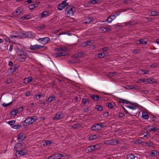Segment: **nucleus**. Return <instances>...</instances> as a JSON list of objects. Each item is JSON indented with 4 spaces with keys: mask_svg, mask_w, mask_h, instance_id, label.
<instances>
[{
    "mask_svg": "<svg viewBox=\"0 0 159 159\" xmlns=\"http://www.w3.org/2000/svg\"><path fill=\"white\" fill-rule=\"evenodd\" d=\"M75 8L72 6H68L66 8L65 11V14L67 17L72 16L75 12Z\"/></svg>",
    "mask_w": 159,
    "mask_h": 159,
    "instance_id": "nucleus-1",
    "label": "nucleus"
},
{
    "mask_svg": "<svg viewBox=\"0 0 159 159\" xmlns=\"http://www.w3.org/2000/svg\"><path fill=\"white\" fill-rule=\"evenodd\" d=\"M37 119V118L35 116L28 117L23 122L22 125L24 126H28L34 123Z\"/></svg>",
    "mask_w": 159,
    "mask_h": 159,
    "instance_id": "nucleus-2",
    "label": "nucleus"
},
{
    "mask_svg": "<svg viewBox=\"0 0 159 159\" xmlns=\"http://www.w3.org/2000/svg\"><path fill=\"white\" fill-rule=\"evenodd\" d=\"M104 123H100L93 125L91 129L93 130L98 131L100 130L104 127Z\"/></svg>",
    "mask_w": 159,
    "mask_h": 159,
    "instance_id": "nucleus-3",
    "label": "nucleus"
},
{
    "mask_svg": "<svg viewBox=\"0 0 159 159\" xmlns=\"http://www.w3.org/2000/svg\"><path fill=\"white\" fill-rule=\"evenodd\" d=\"M11 34L10 35L11 39L15 38H22L21 35V33L18 31H13L11 32Z\"/></svg>",
    "mask_w": 159,
    "mask_h": 159,
    "instance_id": "nucleus-4",
    "label": "nucleus"
},
{
    "mask_svg": "<svg viewBox=\"0 0 159 159\" xmlns=\"http://www.w3.org/2000/svg\"><path fill=\"white\" fill-rule=\"evenodd\" d=\"M37 41L40 43L46 45L50 41V39L48 37L40 38L38 39Z\"/></svg>",
    "mask_w": 159,
    "mask_h": 159,
    "instance_id": "nucleus-5",
    "label": "nucleus"
},
{
    "mask_svg": "<svg viewBox=\"0 0 159 159\" xmlns=\"http://www.w3.org/2000/svg\"><path fill=\"white\" fill-rule=\"evenodd\" d=\"M27 56V54L24 51H22L19 55L18 60L20 61L24 62L25 61Z\"/></svg>",
    "mask_w": 159,
    "mask_h": 159,
    "instance_id": "nucleus-6",
    "label": "nucleus"
},
{
    "mask_svg": "<svg viewBox=\"0 0 159 159\" xmlns=\"http://www.w3.org/2000/svg\"><path fill=\"white\" fill-rule=\"evenodd\" d=\"M44 47V46H42L38 44H35L34 45H31L30 47V49L32 50L36 51L39 50L41 48H43Z\"/></svg>",
    "mask_w": 159,
    "mask_h": 159,
    "instance_id": "nucleus-7",
    "label": "nucleus"
},
{
    "mask_svg": "<svg viewBox=\"0 0 159 159\" xmlns=\"http://www.w3.org/2000/svg\"><path fill=\"white\" fill-rule=\"evenodd\" d=\"M64 117L63 114L61 112H58L56 114L53 118V120H57L61 119Z\"/></svg>",
    "mask_w": 159,
    "mask_h": 159,
    "instance_id": "nucleus-8",
    "label": "nucleus"
},
{
    "mask_svg": "<svg viewBox=\"0 0 159 159\" xmlns=\"http://www.w3.org/2000/svg\"><path fill=\"white\" fill-rule=\"evenodd\" d=\"M68 3L65 2V1H63L61 3L58 5L57 9L59 11H61L64 9L66 7L68 6Z\"/></svg>",
    "mask_w": 159,
    "mask_h": 159,
    "instance_id": "nucleus-9",
    "label": "nucleus"
},
{
    "mask_svg": "<svg viewBox=\"0 0 159 159\" xmlns=\"http://www.w3.org/2000/svg\"><path fill=\"white\" fill-rule=\"evenodd\" d=\"M147 129L150 132H156L157 131H159V129L157 128L156 127L153 126H148Z\"/></svg>",
    "mask_w": 159,
    "mask_h": 159,
    "instance_id": "nucleus-10",
    "label": "nucleus"
},
{
    "mask_svg": "<svg viewBox=\"0 0 159 159\" xmlns=\"http://www.w3.org/2000/svg\"><path fill=\"white\" fill-rule=\"evenodd\" d=\"M26 138L25 134L22 133H20L18 135L17 140L19 142H22Z\"/></svg>",
    "mask_w": 159,
    "mask_h": 159,
    "instance_id": "nucleus-11",
    "label": "nucleus"
},
{
    "mask_svg": "<svg viewBox=\"0 0 159 159\" xmlns=\"http://www.w3.org/2000/svg\"><path fill=\"white\" fill-rule=\"evenodd\" d=\"M22 144L21 143H18L16 144L14 146V148L16 151V152L20 151L21 150H23L22 148Z\"/></svg>",
    "mask_w": 159,
    "mask_h": 159,
    "instance_id": "nucleus-12",
    "label": "nucleus"
},
{
    "mask_svg": "<svg viewBox=\"0 0 159 159\" xmlns=\"http://www.w3.org/2000/svg\"><path fill=\"white\" fill-rule=\"evenodd\" d=\"M96 146V145L89 146L86 148L85 151L87 152H91L95 149Z\"/></svg>",
    "mask_w": 159,
    "mask_h": 159,
    "instance_id": "nucleus-13",
    "label": "nucleus"
},
{
    "mask_svg": "<svg viewBox=\"0 0 159 159\" xmlns=\"http://www.w3.org/2000/svg\"><path fill=\"white\" fill-rule=\"evenodd\" d=\"M145 144L146 146L151 147L153 148H156L157 145L151 141L145 142Z\"/></svg>",
    "mask_w": 159,
    "mask_h": 159,
    "instance_id": "nucleus-14",
    "label": "nucleus"
},
{
    "mask_svg": "<svg viewBox=\"0 0 159 159\" xmlns=\"http://www.w3.org/2000/svg\"><path fill=\"white\" fill-rule=\"evenodd\" d=\"M125 106L132 110H135L138 108V107L137 106L134 104H131L129 105H125Z\"/></svg>",
    "mask_w": 159,
    "mask_h": 159,
    "instance_id": "nucleus-15",
    "label": "nucleus"
},
{
    "mask_svg": "<svg viewBox=\"0 0 159 159\" xmlns=\"http://www.w3.org/2000/svg\"><path fill=\"white\" fill-rule=\"evenodd\" d=\"M22 34L25 35V37H27L29 38H31L33 36L32 33L31 32H26L25 33Z\"/></svg>",
    "mask_w": 159,
    "mask_h": 159,
    "instance_id": "nucleus-16",
    "label": "nucleus"
},
{
    "mask_svg": "<svg viewBox=\"0 0 159 159\" xmlns=\"http://www.w3.org/2000/svg\"><path fill=\"white\" fill-rule=\"evenodd\" d=\"M66 53L65 52H61L57 53H55L54 54V56L56 57H58L61 56H65Z\"/></svg>",
    "mask_w": 159,
    "mask_h": 159,
    "instance_id": "nucleus-17",
    "label": "nucleus"
},
{
    "mask_svg": "<svg viewBox=\"0 0 159 159\" xmlns=\"http://www.w3.org/2000/svg\"><path fill=\"white\" fill-rule=\"evenodd\" d=\"M32 80V78L31 77L25 78L24 79L23 82L25 84H28Z\"/></svg>",
    "mask_w": 159,
    "mask_h": 159,
    "instance_id": "nucleus-18",
    "label": "nucleus"
},
{
    "mask_svg": "<svg viewBox=\"0 0 159 159\" xmlns=\"http://www.w3.org/2000/svg\"><path fill=\"white\" fill-rule=\"evenodd\" d=\"M116 18L114 15H111L110 16L107 20L108 23H110L113 20Z\"/></svg>",
    "mask_w": 159,
    "mask_h": 159,
    "instance_id": "nucleus-19",
    "label": "nucleus"
},
{
    "mask_svg": "<svg viewBox=\"0 0 159 159\" xmlns=\"http://www.w3.org/2000/svg\"><path fill=\"white\" fill-rule=\"evenodd\" d=\"M54 159H60L64 156L61 154L57 153L53 155Z\"/></svg>",
    "mask_w": 159,
    "mask_h": 159,
    "instance_id": "nucleus-20",
    "label": "nucleus"
},
{
    "mask_svg": "<svg viewBox=\"0 0 159 159\" xmlns=\"http://www.w3.org/2000/svg\"><path fill=\"white\" fill-rule=\"evenodd\" d=\"M93 20L92 17H86L84 20V22L85 24L89 23Z\"/></svg>",
    "mask_w": 159,
    "mask_h": 159,
    "instance_id": "nucleus-21",
    "label": "nucleus"
},
{
    "mask_svg": "<svg viewBox=\"0 0 159 159\" xmlns=\"http://www.w3.org/2000/svg\"><path fill=\"white\" fill-rule=\"evenodd\" d=\"M150 155L151 156L155 157L157 155H159V152L157 150H153L151 152Z\"/></svg>",
    "mask_w": 159,
    "mask_h": 159,
    "instance_id": "nucleus-22",
    "label": "nucleus"
},
{
    "mask_svg": "<svg viewBox=\"0 0 159 159\" xmlns=\"http://www.w3.org/2000/svg\"><path fill=\"white\" fill-rule=\"evenodd\" d=\"M55 98L56 97L54 95L50 96L47 98V101L48 102H50L54 101L55 100Z\"/></svg>",
    "mask_w": 159,
    "mask_h": 159,
    "instance_id": "nucleus-23",
    "label": "nucleus"
},
{
    "mask_svg": "<svg viewBox=\"0 0 159 159\" xmlns=\"http://www.w3.org/2000/svg\"><path fill=\"white\" fill-rule=\"evenodd\" d=\"M142 117L145 120L148 119L149 118V116L148 114L145 112H143L142 113Z\"/></svg>",
    "mask_w": 159,
    "mask_h": 159,
    "instance_id": "nucleus-24",
    "label": "nucleus"
},
{
    "mask_svg": "<svg viewBox=\"0 0 159 159\" xmlns=\"http://www.w3.org/2000/svg\"><path fill=\"white\" fill-rule=\"evenodd\" d=\"M149 71V70H139V72L142 75H144L148 74Z\"/></svg>",
    "mask_w": 159,
    "mask_h": 159,
    "instance_id": "nucleus-25",
    "label": "nucleus"
},
{
    "mask_svg": "<svg viewBox=\"0 0 159 159\" xmlns=\"http://www.w3.org/2000/svg\"><path fill=\"white\" fill-rule=\"evenodd\" d=\"M113 139L106 141L105 143L107 145H114Z\"/></svg>",
    "mask_w": 159,
    "mask_h": 159,
    "instance_id": "nucleus-26",
    "label": "nucleus"
},
{
    "mask_svg": "<svg viewBox=\"0 0 159 159\" xmlns=\"http://www.w3.org/2000/svg\"><path fill=\"white\" fill-rule=\"evenodd\" d=\"M48 12L46 11H43L40 14V16L42 18H45L48 15Z\"/></svg>",
    "mask_w": 159,
    "mask_h": 159,
    "instance_id": "nucleus-27",
    "label": "nucleus"
},
{
    "mask_svg": "<svg viewBox=\"0 0 159 159\" xmlns=\"http://www.w3.org/2000/svg\"><path fill=\"white\" fill-rule=\"evenodd\" d=\"M118 74L117 72H112L109 73H108V77L110 78H111L114 77V76H115L116 75H117Z\"/></svg>",
    "mask_w": 159,
    "mask_h": 159,
    "instance_id": "nucleus-28",
    "label": "nucleus"
},
{
    "mask_svg": "<svg viewBox=\"0 0 159 159\" xmlns=\"http://www.w3.org/2000/svg\"><path fill=\"white\" fill-rule=\"evenodd\" d=\"M22 12V10H21V8H18L15 11V13L16 14V16H17L18 15H19Z\"/></svg>",
    "mask_w": 159,
    "mask_h": 159,
    "instance_id": "nucleus-29",
    "label": "nucleus"
},
{
    "mask_svg": "<svg viewBox=\"0 0 159 159\" xmlns=\"http://www.w3.org/2000/svg\"><path fill=\"white\" fill-rule=\"evenodd\" d=\"M91 98L93 100L96 101H98L99 98V97L98 96L95 95H92Z\"/></svg>",
    "mask_w": 159,
    "mask_h": 159,
    "instance_id": "nucleus-30",
    "label": "nucleus"
},
{
    "mask_svg": "<svg viewBox=\"0 0 159 159\" xmlns=\"http://www.w3.org/2000/svg\"><path fill=\"white\" fill-rule=\"evenodd\" d=\"M137 42H138L140 44H146L147 43V42L146 41H145L143 39H139L138 40Z\"/></svg>",
    "mask_w": 159,
    "mask_h": 159,
    "instance_id": "nucleus-31",
    "label": "nucleus"
},
{
    "mask_svg": "<svg viewBox=\"0 0 159 159\" xmlns=\"http://www.w3.org/2000/svg\"><path fill=\"white\" fill-rule=\"evenodd\" d=\"M17 69V67H16V66L15 65H13L11 67L10 70L12 73L15 71Z\"/></svg>",
    "mask_w": 159,
    "mask_h": 159,
    "instance_id": "nucleus-32",
    "label": "nucleus"
},
{
    "mask_svg": "<svg viewBox=\"0 0 159 159\" xmlns=\"http://www.w3.org/2000/svg\"><path fill=\"white\" fill-rule=\"evenodd\" d=\"M119 103H122L123 104H124V103H125V104H128L129 102L127 100L123 99H120V101H119Z\"/></svg>",
    "mask_w": 159,
    "mask_h": 159,
    "instance_id": "nucleus-33",
    "label": "nucleus"
},
{
    "mask_svg": "<svg viewBox=\"0 0 159 159\" xmlns=\"http://www.w3.org/2000/svg\"><path fill=\"white\" fill-rule=\"evenodd\" d=\"M106 55L104 52H102L98 54V57L101 58L104 57Z\"/></svg>",
    "mask_w": 159,
    "mask_h": 159,
    "instance_id": "nucleus-34",
    "label": "nucleus"
},
{
    "mask_svg": "<svg viewBox=\"0 0 159 159\" xmlns=\"http://www.w3.org/2000/svg\"><path fill=\"white\" fill-rule=\"evenodd\" d=\"M151 15L152 16H159V12H156L155 11H151Z\"/></svg>",
    "mask_w": 159,
    "mask_h": 159,
    "instance_id": "nucleus-35",
    "label": "nucleus"
},
{
    "mask_svg": "<svg viewBox=\"0 0 159 159\" xmlns=\"http://www.w3.org/2000/svg\"><path fill=\"white\" fill-rule=\"evenodd\" d=\"M147 82L149 84H151L153 83H156L157 81L155 80H151L148 79L147 80Z\"/></svg>",
    "mask_w": 159,
    "mask_h": 159,
    "instance_id": "nucleus-36",
    "label": "nucleus"
},
{
    "mask_svg": "<svg viewBox=\"0 0 159 159\" xmlns=\"http://www.w3.org/2000/svg\"><path fill=\"white\" fill-rule=\"evenodd\" d=\"M135 156L132 154H128L127 156V159H134Z\"/></svg>",
    "mask_w": 159,
    "mask_h": 159,
    "instance_id": "nucleus-37",
    "label": "nucleus"
},
{
    "mask_svg": "<svg viewBox=\"0 0 159 159\" xmlns=\"http://www.w3.org/2000/svg\"><path fill=\"white\" fill-rule=\"evenodd\" d=\"M18 153V154L20 156H21L24 155L25 154V152L23 151V150H21L20 151L16 152Z\"/></svg>",
    "mask_w": 159,
    "mask_h": 159,
    "instance_id": "nucleus-38",
    "label": "nucleus"
},
{
    "mask_svg": "<svg viewBox=\"0 0 159 159\" xmlns=\"http://www.w3.org/2000/svg\"><path fill=\"white\" fill-rule=\"evenodd\" d=\"M97 138V135H94L90 136L89 137V140H93Z\"/></svg>",
    "mask_w": 159,
    "mask_h": 159,
    "instance_id": "nucleus-39",
    "label": "nucleus"
},
{
    "mask_svg": "<svg viewBox=\"0 0 159 159\" xmlns=\"http://www.w3.org/2000/svg\"><path fill=\"white\" fill-rule=\"evenodd\" d=\"M35 97L34 98L36 100H39L42 97V95L40 94L35 95Z\"/></svg>",
    "mask_w": 159,
    "mask_h": 159,
    "instance_id": "nucleus-40",
    "label": "nucleus"
},
{
    "mask_svg": "<svg viewBox=\"0 0 159 159\" xmlns=\"http://www.w3.org/2000/svg\"><path fill=\"white\" fill-rule=\"evenodd\" d=\"M31 18V16L29 15H27L25 16H23L21 17V18L24 20V19H29Z\"/></svg>",
    "mask_w": 159,
    "mask_h": 159,
    "instance_id": "nucleus-41",
    "label": "nucleus"
},
{
    "mask_svg": "<svg viewBox=\"0 0 159 159\" xmlns=\"http://www.w3.org/2000/svg\"><path fill=\"white\" fill-rule=\"evenodd\" d=\"M45 144H43L45 145H50L52 144V142L49 140H46L44 141Z\"/></svg>",
    "mask_w": 159,
    "mask_h": 159,
    "instance_id": "nucleus-42",
    "label": "nucleus"
},
{
    "mask_svg": "<svg viewBox=\"0 0 159 159\" xmlns=\"http://www.w3.org/2000/svg\"><path fill=\"white\" fill-rule=\"evenodd\" d=\"M95 108L98 111H101L102 110V107L101 106L97 105L95 107Z\"/></svg>",
    "mask_w": 159,
    "mask_h": 159,
    "instance_id": "nucleus-43",
    "label": "nucleus"
},
{
    "mask_svg": "<svg viewBox=\"0 0 159 159\" xmlns=\"http://www.w3.org/2000/svg\"><path fill=\"white\" fill-rule=\"evenodd\" d=\"M64 48L63 47H61L60 48H57L55 49V50L57 52H59L60 51H62L64 50Z\"/></svg>",
    "mask_w": 159,
    "mask_h": 159,
    "instance_id": "nucleus-44",
    "label": "nucleus"
},
{
    "mask_svg": "<svg viewBox=\"0 0 159 159\" xmlns=\"http://www.w3.org/2000/svg\"><path fill=\"white\" fill-rule=\"evenodd\" d=\"M91 43V41H89V40L86 41L84 42V46H86L87 45H89Z\"/></svg>",
    "mask_w": 159,
    "mask_h": 159,
    "instance_id": "nucleus-45",
    "label": "nucleus"
},
{
    "mask_svg": "<svg viewBox=\"0 0 159 159\" xmlns=\"http://www.w3.org/2000/svg\"><path fill=\"white\" fill-rule=\"evenodd\" d=\"M8 124L10 125L11 126L12 125L14 124L15 123V121L14 120H10L8 121Z\"/></svg>",
    "mask_w": 159,
    "mask_h": 159,
    "instance_id": "nucleus-46",
    "label": "nucleus"
},
{
    "mask_svg": "<svg viewBox=\"0 0 159 159\" xmlns=\"http://www.w3.org/2000/svg\"><path fill=\"white\" fill-rule=\"evenodd\" d=\"M11 103V102H10L8 103H7L5 102H3V103L2 104V105L4 107H7L8 106L10 105Z\"/></svg>",
    "mask_w": 159,
    "mask_h": 159,
    "instance_id": "nucleus-47",
    "label": "nucleus"
},
{
    "mask_svg": "<svg viewBox=\"0 0 159 159\" xmlns=\"http://www.w3.org/2000/svg\"><path fill=\"white\" fill-rule=\"evenodd\" d=\"M108 107L109 108H112L113 107V106L112 103L111 102L108 103H107Z\"/></svg>",
    "mask_w": 159,
    "mask_h": 159,
    "instance_id": "nucleus-48",
    "label": "nucleus"
},
{
    "mask_svg": "<svg viewBox=\"0 0 159 159\" xmlns=\"http://www.w3.org/2000/svg\"><path fill=\"white\" fill-rule=\"evenodd\" d=\"M99 30L101 33L106 32V31H105V30H106L105 27H101L100 28Z\"/></svg>",
    "mask_w": 159,
    "mask_h": 159,
    "instance_id": "nucleus-49",
    "label": "nucleus"
},
{
    "mask_svg": "<svg viewBox=\"0 0 159 159\" xmlns=\"http://www.w3.org/2000/svg\"><path fill=\"white\" fill-rule=\"evenodd\" d=\"M35 6L34 5V4L30 5H29V8L30 9H31V10L34 8H35Z\"/></svg>",
    "mask_w": 159,
    "mask_h": 159,
    "instance_id": "nucleus-50",
    "label": "nucleus"
},
{
    "mask_svg": "<svg viewBox=\"0 0 159 159\" xmlns=\"http://www.w3.org/2000/svg\"><path fill=\"white\" fill-rule=\"evenodd\" d=\"M158 66V65L156 63H154L153 64H152L150 66V67L151 68H154L157 67Z\"/></svg>",
    "mask_w": 159,
    "mask_h": 159,
    "instance_id": "nucleus-51",
    "label": "nucleus"
},
{
    "mask_svg": "<svg viewBox=\"0 0 159 159\" xmlns=\"http://www.w3.org/2000/svg\"><path fill=\"white\" fill-rule=\"evenodd\" d=\"M114 145H116L119 143V141L117 140L113 139Z\"/></svg>",
    "mask_w": 159,
    "mask_h": 159,
    "instance_id": "nucleus-52",
    "label": "nucleus"
},
{
    "mask_svg": "<svg viewBox=\"0 0 159 159\" xmlns=\"http://www.w3.org/2000/svg\"><path fill=\"white\" fill-rule=\"evenodd\" d=\"M32 2V1L31 0H28L25 2V5H28L31 3Z\"/></svg>",
    "mask_w": 159,
    "mask_h": 159,
    "instance_id": "nucleus-53",
    "label": "nucleus"
},
{
    "mask_svg": "<svg viewBox=\"0 0 159 159\" xmlns=\"http://www.w3.org/2000/svg\"><path fill=\"white\" fill-rule=\"evenodd\" d=\"M125 25H127V26L132 25H133V24L132 23V22H125Z\"/></svg>",
    "mask_w": 159,
    "mask_h": 159,
    "instance_id": "nucleus-54",
    "label": "nucleus"
},
{
    "mask_svg": "<svg viewBox=\"0 0 159 159\" xmlns=\"http://www.w3.org/2000/svg\"><path fill=\"white\" fill-rule=\"evenodd\" d=\"M119 116L121 118L124 117H125V114L121 112H120L119 113Z\"/></svg>",
    "mask_w": 159,
    "mask_h": 159,
    "instance_id": "nucleus-55",
    "label": "nucleus"
},
{
    "mask_svg": "<svg viewBox=\"0 0 159 159\" xmlns=\"http://www.w3.org/2000/svg\"><path fill=\"white\" fill-rule=\"evenodd\" d=\"M22 127V126L21 125L18 124L16 125V129H18L20 128H21Z\"/></svg>",
    "mask_w": 159,
    "mask_h": 159,
    "instance_id": "nucleus-56",
    "label": "nucleus"
},
{
    "mask_svg": "<svg viewBox=\"0 0 159 159\" xmlns=\"http://www.w3.org/2000/svg\"><path fill=\"white\" fill-rule=\"evenodd\" d=\"M11 113L12 115H15L17 113V111L16 110L12 111Z\"/></svg>",
    "mask_w": 159,
    "mask_h": 159,
    "instance_id": "nucleus-57",
    "label": "nucleus"
},
{
    "mask_svg": "<svg viewBox=\"0 0 159 159\" xmlns=\"http://www.w3.org/2000/svg\"><path fill=\"white\" fill-rule=\"evenodd\" d=\"M132 87L133 89H139V87L136 85H133Z\"/></svg>",
    "mask_w": 159,
    "mask_h": 159,
    "instance_id": "nucleus-58",
    "label": "nucleus"
},
{
    "mask_svg": "<svg viewBox=\"0 0 159 159\" xmlns=\"http://www.w3.org/2000/svg\"><path fill=\"white\" fill-rule=\"evenodd\" d=\"M89 3L92 4H96V3L95 0H92L89 1Z\"/></svg>",
    "mask_w": 159,
    "mask_h": 159,
    "instance_id": "nucleus-59",
    "label": "nucleus"
},
{
    "mask_svg": "<svg viewBox=\"0 0 159 159\" xmlns=\"http://www.w3.org/2000/svg\"><path fill=\"white\" fill-rule=\"evenodd\" d=\"M83 102L84 104H85L87 102H88V100L86 99H84Z\"/></svg>",
    "mask_w": 159,
    "mask_h": 159,
    "instance_id": "nucleus-60",
    "label": "nucleus"
},
{
    "mask_svg": "<svg viewBox=\"0 0 159 159\" xmlns=\"http://www.w3.org/2000/svg\"><path fill=\"white\" fill-rule=\"evenodd\" d=\"M108 48L107 47H105L102 48V50L104 51H106L108 50Z\"/></svg>",
    "mask_w": 159,
    "mask_h": 159,
    "instance_id": "nucleus-61",
    "label": "nucleus"
},
{
    "mask_svg": "<svg viewBox=\"0 0 159 159\" xmlns=\"http://www.w3.org/2000/svg\"><path fill=\"white\" fill-rule=\"evenodd\" d=\"M13 49V46L12 45H10L9 49V51L10 52H11Z\"/></svg>",
    "mask_w": 159,
    "mask_h": 159,
    "instance_id": "nucleus-62",
    "label": "nucleus"
},
{
    "mask_svg": "<svg viewBox=\"0 0 159 159\" xmlns=\"http://www.w3.org/2000/svg\"><path fill=\"white\" fill-rule=\"evenodd\" d=\"M47 159H54L53 155L49 156Z\"/></svg>",
    "mask_w": 159,
    "mask_h": 159,
    "instance_id": "nucleus-63",
    "label": "nucleus"
},
{
    "mask_svg": "<svg viewBox=\"0 0 159 159\" xmlns=\"http://www.w3.org/2000/svg\"><path fill=\"white\" fill-rule=\"evenodd\" d=\"M30 92H27L25 93V96H29L30 95Z\"/></svg>",
    "mask_w": 159,
    "mask_h": 159,
    "instance_id": "nucleus-64",
    "label": "nucleus"
}]
</instances>
